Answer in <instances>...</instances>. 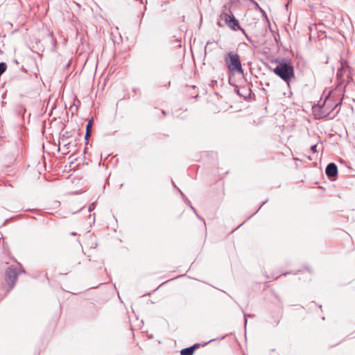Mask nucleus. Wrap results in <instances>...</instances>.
Segmentation results:
<instances>
[{
  "label": "nucleus",
  "instance_id": "f8f14e48",
  "mask_svg": "<svg viewBox=\"0 0 355 355\" xmlns=\"http://www.w3.org/2000/svg\"><path fill=\"white\" fill-rule=\"evenodd\" d=\"M247 317L252 318L253 315H250V314H245L244 315L245 327H246V325H247Z\"/></svg>",
  "mask_w": 355,
  "mask_h": 355
},
{
  "label": "nucleus",
  "instance_id": "20e7f679",
  "mask_svg": "<svg viewBox=\"0 0 355 355\" xmlns=\"http://www.w3.org/2000/svg\"><path fill=\"white\" fill-rule=\"evenodd\" d=\"M223 19L226 24H228V26L234 31H238L240 30L242 31V33L245 35V37L248 39V35H246L245 30L241 28V26L239 25V21L235 19L234 16H232L227 13H224Z\"/></svg>",
  "mask_w": 355,
  "mask_h": 355
},
{
  "label": "nucleus",
  "instance_id": "ddd939ff",
  "mask_svg": "<svg viewBox=\"0 0 355 355\" xmlns=\"http://www.w3.org/2000/svg\"><path fill=\"white\" fill-rule=\"evenodd\" d=\"M91 134H92V130H86L85 136V139H87L91 136Z\"/></svg>",
  "mask_w": 355,
  "mask_h": 355
},
{
  "label": "nucleus",
  "instance_id": "f03ea898",
  "mask_svg": "<svg viewBox=\"0 0 355 355\" xmlns=\"http://www.w3.org/2000/svg\"><path fill=\"white\" fill-rule=\"evenodd\" d=\"M224 61L232 74L235 73L243 74L244 71L242 68L240 57L236 52H228L224 57Z\"/></svg>",
  "mask_w": 355,
  "mask_h": 355
},
{
  "label": "nucleus",
  "instance_id": "423d86ee",
  "mask_svg": "<svg viewBox=\"0 0 355 355\" xmlns=\"http://www.w3.org/2000/svg\"><path fill=\"white\" fill-rule=\"evenodd\" d=\"M198 346V344H195L191 347L182 349L180 351L181 355H193L195 349Z\"/></svg>",
  "mask_w": 355,
  "mask_h": 355
},
{
  "label": "nucleus",
  "instance_id": "7ed1b4c3",
  "mask_svg": "<svg viewBox=\"0 0 355 355\" xmlns=\"http://www.w3.org/2000/svg\"><path fill=\"white\" fill-rule=\"evenodd\" d=\"M18 275L17 268L15 266H10L6 271V282L9 286V288L12 289L17 281Z\"/></svg>",
  "mask_w": 355,
  "mask_h": 355
},
{
  "label": "nucleus",
  "instance_id": "4468645a",
  "mask_svg": "<svg viewBox=\"0 0 355 355\" xmlns=\"http://www.w3.org/2000/svg\"><path fill=\"white\" fill-rule=\"evenodd\" d=\"M94 208H95V204L92 203L88 208V211H89V212L92 211L93 209H94Z\"/></svg>",
  "mask_w": 355,
  "mask_h": 355
},
{
  "label": "nucleus",
  "instance_id": "2eb2a0df",
  "mask_svg": "<svg viewBox=\"0 0 355 355\" xmlns=\"http://www.w3.org/2000/svg\"><path fill=\"white\" fill-rule=\"evenodd\" d=\"M311 150L313 153H316L317 152V145L315 144V145H313L311 147Z\"/></svg>",
  "mask_w": 355,
  "mask_h": 355
},
{
  "label": "nucleus",
  "instance_id": "f3484780",
  "mask_svg": "<svg viewBox=\"0 0 355 355\" xmlns=\"http://www.w3.org/2000/svg\"><path fill=\"white\" fill-rule=\"evenodd\" d=\"M71 235H72V236H75V235H76V233H75V232H71Z\"/></svg>",
  "mask_w": 355,
  "mask_h": 355
},
{
  "label": "nucleus",
  "instance_id": "dca6fc26",
  "mask_svg": "<svg viewBox=\"0 0 355 355\" xmlns=\"http://www.w3.org/2000/svg\"><path fill=\"white\" fill-rule=\"evenodd\" d=\"M69 145V143L64 144H63V148H66V147H67Z\"/></svg>",
  "mask_w": 355,
  "mask_h": 355
},
{
  "label": "nucleus",
  "instance_id": "1a4fd4ad",
  "mask_svg": "<svg viewBox=\"0 0 355 355\" xmlns=\"http://www.w3.org/2000/svg\"><path fill=\"white\" fill-rule=\"evenodd\" d=\"M214 43V42L208 41L207 42V44H206L205 47V51L206 52L208 49H209L211 51L210 46L211 44H213Z\"/></svg>",
  "mask_w": 355,
  "mask_h": 355
},
{
  "label": "nucleus",
  "instance_id": "39448f33",
  "mask_svg": "<svg viewBox=\"0 0 355 355\" xmlns=\"http://www.w3.org/2000/svg\"><path fill=\"white\" fill-rule=\"evenodd\" d=\"M325 172L329 178H334L338 173L337 166L334 163L329 164L326 167Z\"/></svg>",
  "mask_w": 355,
  "mask_h": 355
},
{
  "label": "nucleus",
  "instance_id": "9b49d317",
  "mask_svg": "<svg viewBox=\"0 0 355 355\" xmlns=\"http://www.w3.org/2000/svg\"><path fill=\"white\" fill-rule=\"evenodd\" d=\"M93 121L92 120H89L86 125V130H92V126Z\"/></svg>",
  "mask_w": 355,
  "mask_h": 355
},
{
  "label": "nucleus",
  "instance_id": "6e6552de",
  "mask_svg": "<svg viewBox=\"0 0 355 355\" xmlns=\"http://www.w3.org/2000/svg\"><path fill=\"white\" fill-rule=\"evenodd\" d=\"M326 101H327V100L324 101L322 107H320V109L321 110V113L319 115L315 114L316 117H318V118H322V117H325L327 116Z\"/></svg>",
  "mask_w": 355,
  "mask_h": 355
},
{
  "label": "nucleus",
  "instance_id": "9d476101",
  "mask_svg": "<svg viewBox=\"0 0 355 355\" xmlns=\"http://www.w3.org/2000/svg\"><path fill=\"white\" fill-rule=\"evenodd\" d=\"M342 73H343V69H339L337 71V73H336V76H337V78L338 79V80L340 82H341L340 79H341V77H342Z\"/></svg>",
  "mask_w": 355,
  "mask_h": 355
},
{
  "label": "nucleus",
  "instance_id": "f257e3e1",
  "mask_svg": "<svg viewBox=\"0 0 355 355\" xmlns=\"http://www.w3.org/2000/svg\"><path fill=\"white\" fill-rule=\"evenodd\" d=\"M273 72L288 83L294 77L293 66L290 62L284 60L278 62L277 67L273 69Z\"/></svg>",
  "mask_w": 355,
  "mask_h": 355
},
{
  "label": "nucleus",
  "instance_id": "0eeeda50",
  "mask_svg": "<svg viewBox=\"0 0 355 355\" xmlns=\"http://www.w3.org/2000/svg\"><path fill=\"white\" fill-rule=\"evenodd\" d=\"M179 191H180V193L181 196H182L184 198H185V200H185V202L187 203V205L191 207V209L193 211V212L196 214V215L197 216V217H198V218H200V220H202V218H201V217H200V216L197 214V212H196V211L195 208L191 205V202H190L188 199H187V198H185V196H184L183 193H182L180 190H179Z\"/></svg>",
  "mask_w": 355,
  "mask_h": 355
}]
</instances>
